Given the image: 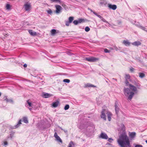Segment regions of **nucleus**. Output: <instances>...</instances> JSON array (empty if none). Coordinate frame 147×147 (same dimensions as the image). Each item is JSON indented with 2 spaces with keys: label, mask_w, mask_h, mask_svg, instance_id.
<instances>
[{
  "label": "nucleus",
  "mask_w": 147,
  "mask_h": 147,
  "mask_svg": "<svg viewBox=\"0 0 147 147\" xmlns=\"http://www.w3.org/2000/svg\"><path fill=\"white\" fill-rule=\"evenodd\" d=\"M125 83L126 85L129 86V88H124L123 89L124 93L125 96L128 97V99L131 100L134 95V92L136 91L137 89L134 86L131 84H129V81H131V77L129 74H125Z\"/></svg>",
  "instance_id": "f257e3e1"
},
{
  "label": "nucleus",
  "mask_w": 147,
  "mask_h": 147,
  "mask_svg": "<svg viewBox=\"0 0 147 147\" xmlns=\"http://www.w3.org/2000/svg\"><path fill=\"white\" fill-rule=\"evenodd\" d=\"M117 142L121 147H125V146H130L129 139L125 131H123V134L121 135L119 138L117 140Z\"/></svg>",
  "instance_id": "f03ea898"
},
{
  "label": "nucleus",
  "mask_w": 147,
  "mask_h": 147,
  "mask_svg": "<svg viewBox=\"0 0 147 147\" xmlns=\"http://www.w3.org/2000/svg\"><path fill=\"white\" fill-rule=\"evenodd\" d=\"M108 112L107 110L105 109H103L101 112V114L100 117L101 118L103 119L104 120H106V116L105 114H107Z\"/></svg>",
  "instance_id": "7ed1b4c3"
},
{
  "label": "nucleus",
  "mask_w": 147,
  "mask_h": 147,
  "mask_svg": "<svg viewBox=\"0 0 147 147\" xmlns=\"http://www.w3.org/2000/svg\"><path fill=\"white\" fill-rule=\"evenodd\" d=\"M98 58L93 57H87L85 58L86 60L90 62H95L98 60Z\"/></svg>",
  "instance_id": "20e7f679"
},
{
  "label": "nucleus",
  "mask_w": 147,
  "mask_h": 147,
  "mask_svg": "<svg viewBox=\"0 0 147 147\" xmlns=\"http://www.w3.org/2000/svg\"><path fill=\"white\" fill-rule=\"evenodd\" d=\"M25 9L26 11H29L30 10L31 7L30 3H29L27 2L24 5Z\"/></svg>",
  "instance_id": "39448f33"
},
{
  "label": "nucleus",
  "mask_w": 147,
  "mask_h": 147,
  "mask_svg": "<svg viewBox=\"0 0 147 147\" xmlns=\"http://www.w3.org/2000/svg\"><path fill=\"white\" fill-rule=\"evenodd\" d=\"M74 20V17H70L68 19V21H67L65 22V25L67 26H69V24L72 23Z\"/></svg>",
  "instance_id": "423d86ee"
},
{
  "label": "nucleus",
  "mask_w": 147,
  "mask_h": 147,
  "mask_svg": "<svg viewBox=\"0 0 147 147\" xmlns=\"http://www.w3.org/2000/svg\"><path fill=\"white\" fill-rule=\"evenodd\" d=\"M55 7L56 8V13H59L62 9V7L58 5H56Z\"/></svg>",
  "instance_id": "0eeeda50"
},
{
  "label": "nucleus",
  "mask_w": 147,
  "mask_h": 147,
  "mask_svg": "<svg viewBox=\"0 0 147 147\" xmlns=\"http://www.w3.org/2000/svg\"><path fill=\"white\" fill-rule=\"evenodd\" d=\"M54 137L55 138L56 140L58 142L61 143L62 142V141L60 137L57 135V132H55L54 133Z\"/></svg>",
  "instance_id": "6e6552de"
},
{
  "label": "nucleus",
  "mask_w": 147,
  "mask_h": 147,
  "mask_svg": "<svg viewBox=\"0 0 147 147\" xmlns=\"http://www.w3.org/2000/svg\"><path fill=\"white\" fill-rule=\"evenodd\" d=\"M108 7L109 9H112L113 10H115L117 8V6L115 5H112L109 4L108 5Z\"/></svg>",
  "instance_id": "1a4fd4ad"
},
{
  "label": "nucleus",
  "mask_w": 147,
  "mask_h": 147,
  "mask_svg": "<svg viewBox=\"0 0 147 147\" xmlns=\"http://www.w3.org/2000/svg\"><path fill=\"white\" fill-rule=\"evenodd\" d=\"M100 137L101 138L104 139H107L108 138V137L107 134L103 133H101Z\"/></svg>",
  "instance_id": "9d476101"
},
{
  "label": "nucleus",
  "mask_w": 147,
  "mask_h": 147,
  "mask_svg": "<svg viewBox=\"0 0 147 147\" xmlns=\"http://www.w3.org/2000/svg\"><path fill=\"white\" fill-rule=\"evenodd\" d=\"M93 13L95 14V15H96V16H98V17H99V18H100L102 20V21H103V22H106V20L105 19H104V18H103L102 16H100V15H98L97 14V13L96 12H94V11H93Z\"/></svg>",
  "instance_id": "9b49d317"
},
{
  "label": "nucleus",
  "mask_w": 147,
  "mask_h": 147,
  "mask_svg": "<svg viewBox=\"0 0 147 147\" xmlns=\"http://www.w3.org/2000/svg\"><path fill=\"white\" fill-rule=\"evenodd\" d=\"M59 104V102L58 101H57L56 102H53L52 103V107L55 108L57 107Z\"/></svg>",
  "instance_id": "f8f14e48"
},
{
  "label": "nucleus",
  "mask_w": 147,
  "mask_h": 147,
  "mask_svg": "<svg viewBox=\"0 0 147 147\" xmlns=\"http://www.w3.org/2000/svg\"><path fill=\"white\" fill-rule=\"evenodd\" d=\"M132 44L135 46H138L140 45L141 43L140 41H136L132 43Z\"/></svg>",
  "instance_id": "ddd939ff"
},
{
  "label": "nucleus",
  "mask_w": 147,
  "mask_h": 147,
  "mask_svg": "<svg viewBox=\"0 0 147 147\" xmlns=\"http://www.w3.org/2000/svg\"><path fill=\"white\" fill-rule=\"evenodd\" d=\"M90 87H96L95 86H94L92 84H91L90 83L87 84L85 85V88H88Z\"/></svg>",
  "instance_id": "4468645a"
},
{
  "label": "nucleus",
  "mask_w": 147,
  "mask_h": 147,
  "mask_svg": "<svg viewBox=\"0 0 147 147\" xmlns=\"http://www.w3.org/2000/svg\"><path fill=\"white\" fill-rule=\"evenodd\" d=\"M123 43L126 46H129L130 44V43L127 40H124Z\"/></svg>",
  "instance_id": "2eb2a0df"
},
{
  "label": "nucleus",
  "mask_w": 147,
  "mask_h": 147,
  "mask_svg": "<svg viewBox=\"0 0 147 147\" xmlns=\"http://www.w3.org/2000/svg\"><path fill=\"white\" fill-rule=\"evenodd\" d=\"M136 134L134 132H131L130 133L129 136L130 138H132L135 137Z\"/></svg>",
  "instance_id": "dca6fc26"
},
{
  "label": "nucleus",
  "mask_w": 147,
  "mask_h": 147,
  "mask_svg": "<svg viewBox=\"0 0 147 147\" xmlns=\"http://www.w3.org/2000/svg\"><path fill=\"white\" fill-rule=\"evenodd\" d=\"M4 100H5L7 102H13V101L11 99H9L7 97H5L4 99Z\"/></svg>",
  "instance_id": "f3484780"
},
{
  "label": "nucleus",
  "mask_w": 147,
  "mask_h": 147,
  "mask_svg": "<svg viewBox=\"0 0 147 147\" xmlns=\"http://www.w3.org/2000/svg\"><path fill=\"white\" fill-rule=\"evenodd\" d=\"M29 33L32 35H35L36 34V32H33L32 30H30L28 31Z\"/></svg>",
  "instance_id": "a211bd4d"
},
{
  "label": "nucleus",
  "mask_w": 147,
  "mask_h": 147,
  "mask_svg": "<svg viewBox=\"0 0 147 147\" xmlns=\"http://www.w3.org/2000/svg\"><path fill=\"white\" fill-rule=\"evenodd\" d=\"M51 95L49 94L46 93L43 95V97L45 98H47L50 97Z\"/></svg>",
  "instance_id": "6ab92c4d"
},
{
  "label": "nucleus",
  "mask_w": 147,
  "mask_h": 147,
  "mask_svg": "<svg viewBox=\"0 0 147 147\" xmlns=\"http://www.w3.org/2000/svg\"><path fill=\"white\" fill-rule=\"evenodd\" d=\"M23 121L25 123H28V121L26 117H24L23 118Z\"/></svg>",
  "instance_id": "aec40b11"
},
{
  "label": "nucleus",
  "mask_w": 147,
  "mask_h": 147,
  "mask_svg": "<svg viewBox=\"0 0 147 147\" xmlns=\"http://www.w3.org/2000/svg\"><path fill=\"white\" fill-rule=\"evenodd\" d=\"M50 1L51 3L56 2L59 3H61V0H50Z\"/></svg>",
  "instance_id": "412c9836"
},
{
  "label": "nucleus",
  "mask_w": 147,
  "mask_h": 147,
  "mask_svg": "<svg viewBox=\"0 0 147 147\" xmlns=\"http://www.w3.org/2000/svg\"><path fill=\"white\" fill-rule=\"evenodd\" d=\"M111 114L110 113H108L107 114V117L108 120L110 121L111 120Z\"/></svg>",
  "instance_id": "4be33fe9"
},
{
  "label": "nucleus",
  "mask_w": 147,
  "mask_h": 147,
  "mask_svg": "<svg viewBox=\"0 0 147 147\" xmlns=\"http://www.w3.org/2000/svg\"><path fill=\"white\" fill-rule=\"evenodd\" d=\"M139 74V77L142 78L144 77L145 76L143 73H140Z\"/></svg>",
  "instance_id": "5701e85b"
},
{
  "label": "nucleus",
  "mask_w": 147,
  "mask_h": 147,
  "mask_svg": "<svg viewBox=\"0 0 147 147\" xmlns=\"http://www.w3.org/2000/svg\"><path fill=\"white\" fill-rule=\"evenodd\" d=\"M56 32V30L55 29H52L51 31V33L52 35H54Z\"/></svg>",
  "instance_id": "b1692460"
},
{
  "label": "nucleus",
  "mask_w": 147,
  "mask_h": 147,
  "mask_svg": "<svg viewBox=\"0 0 147 147\" xmlns=\"http://www.w3.org/2000/svg\"><path fill=\"white\" fill-rule=\"evenodd\" d=\"M74 145V144L73 142L71 141L69 142L68 146V147H72V145Z\"/></svg>",
  "instance_id": "393cba45"
},
{
  "label": "nucleus",
  "mask_w": 147,
  "mask_h": 147,
  "mask_svg": "<svg viewBox=\"0 0 147 147\" xmlns=\"http://www.w3.org/2000/svg\"><path fill=\"white\" fill-rule=\"evenodd\" d=\"M78 23H81L82 22H84V19H80L78 20Z\"/></svg>",
  "instance_id": "a878e982"
},
{
  "label": "nucleus",
  "mask_w": 147,
  "mask_h": 147,
  "mask_svg": "<svg viewBox=\"0 0 147 147\" xmlns=\"http://www.w3.org/2000/svg\"><path fill=\"white\" fill-rule=\"evenodd\" d=\"M63 82H65L69 83L70 82V80H69L68 79H65L63 80Z\"/></svg>",
  "instance_id": "bb28decb"
},
{
  "label": "nucleus",
  "mask_w": 147,
  "mask_h": 147,
  "mask_svg": "<svg viewBox=\"0 0 147 147\" xmlns=\"http://www.w3.org/2000/svg\"><path fill=\"white\" fill-rule=\"evenodd\" d=\"M6 8L7 9H10V5L9 4H7L6 5Z\"/></svg>",
  "instance_id": "cd10ccee"
},
{
  "label": "nucleus",
  "mask_w": 147,
  "mask_h": 147,
  "mask_svg": "<svg viewBox=\"0 0 147 147\" xmlns=\"http://www.w3.org/2000/svg\"><path fill=\"white\" fill-rule=\"evenodd\" d=\"M69 105H66L64 107V109L65 110H67L69 108Z\"/></svg>",
  "instance_id": "c85d7f7f"
},
{
  "label": "nucleus",
  "mask_w": 147,
  "mask_h": 147,
  "mask_svg": "<svg viewBox=\"0 0 147 147\" xmlns=\"http://www.w3.org/2000/svg\"><path fill=\"white\" fill-rule=\"evenodd\" d=\"M85 30L86 31L88 32L90 30V28L88 27L87 26L85 28Z\"/></svg>",
  "instance_id": "c756f323"
},
{
  "label": "nucleus",
  "mask_w": 147,
  "mask_h": 147,
  "mask_svg": "<svg viewBox=\"0 0 147 147\" xmlns=\"http://www.w3.org/2000/svg\"><path fill=\"white\" fill-rule=\"evenodd\" d=\"M27 103L28 104V105L30 107H31L32 106V103L30 102H29V100H28L27 101Z\"/></svg>",
  "instance_id": "7c9ffc66"
},
{
  "label": "nucleus",
  "mask_w": 147,
  "mask_h": 147,
  "mask_svg": "<svg viewBox=\"0 0 147 147\" xmlns=\"http://www.w3.org/2000/svg\"><path fill=\"white\" fill-rule=\"evenodd\" d=\"M73 23L74 24V25H77L78 24V20H75L73 21Z\"/></svg>",
  "instance_id": "2f4dec72"
},
{
  "label": "nucleus",
  "mask_w": 147,
  "mask_h": 147,
  "mask_svg": "<svg viewBox=\"0 0 147 147\" xmlns=\"http://www.w3.org/2000/svg\"><path fill=\"white\" fill-rule=\"evenodd\" d=\"M22 124V123H21V120H19V122H18V124H17V125L16 126H17V127H18V126H19V125H20V124Z\"/></svg>",
  "instance_id": "473e14b6"
},
{
  "label": "nucleus",
  "mask_w": 147,
  "mask_h": 147,
  "mask_svg": "<svg viewBox=\"0 0 147 147\" xmlns=\"http://www.w3.org/2000/svg\"><path fill=\"white\" fill-rule=\"evenodd\" d=\"M47 12L48 13H49L50 14H51L52 13V11L50 9L47 11Z\"/></svg>",
  "instance_id": "72a5a7b5"
},
{
  "label": "nucleus",
  "mask_w": 147,
  "mask_h": 147,
  "mask_svg": "<svg viewBox=\"0 0 147 147\" xmlns=\"http://www.w3.org/2000/svg\"><path fill=\"white\" fill-rule=\"evenodd\" d=\"M104 52L106 53H109L110 51H109L107 49H105L104 50Z\"/></svg>",
  "instance_id": "f704fd0d"
},
{
  "label": "nucleus",
  "mask_w": 147,
  "mask_h": 147,
  "mask_svg": "<svg viewBox=\"0 0 147 147\" xmlns=\"http://www.w3.org/2000/svg\"><path fill=\"white\" fill-rule=\"evenodd\" d=\"M134 69L133 68V67H131V68H130V71L131 72H133L134 71Z\"/></svg>",
  "instance_id": "c9c22d12"
},
{
  "label": "nucleus",
  "mask_w": 147,
  "mask_h": 147,
  "mask_svg": "<svg viewBox=\"0 0 147 147\" xmlns=\"http://www.w3.org/2000/svg\"><path fill=\"white\" fill-rule=\"evenodd\" d=\"M135 147H142V146L141 145H136Z\"/></svg>",
  "instance_id": "e433bc0d"
},
{
  "label": "nucleus",
  "mask_w": 147,
  "mask_h": 147,
  "mask_svg": "<svg viewBox=\"0 0 147 147\" xmlns=\"http://www.w3.org/2000/svg\"><path fill=\"white\" fill-rule=\"evenodd\" d=\"M113 140L112 139V138H109L108 140V141L109 142H111V141H113Z\"/></svg>",
  "instance_id": "4c0bfd02"
},
{
  "label": "nucleus",
  "mask_w": 147,
  "mask_h": 147,
  "mask_svg": "<svg viewBox=\"0 0 147 147\" xmlns=\"http://www.w3.org/2000/svg\"><path fill=\"white\" fill-rule=\"evenodd\" d=\"M24 67H26L27 65L26 64H24V65H23Z\"/></svg>",
  "instance_id": "58836bf2"
},
{
  "label": "nucleus",
  "mask_w": 147,
  "mask_h": 147,
  "mask_svg": "<svg viewBox=\"0 0 147 147\" xmlns=\"http://www.w3.org/2000/svg\"><path fill=\"white\" fill-rule=\"evenodd\" d=\"M4 143L5 145H7V142H5Z\"/></svg>",
  "instance_id": "ea45409f"
},
{
  "label": "nucleus",
  "mask_w": 147,
  "mask_h": 147,
  "mask_svg": "<svg viewBox=\"0 0 147 147\" xmlns=\"http://www.w3.org/2000/svg\"><path fill=\"white\" fill-rule=\"evenodd\" d=\"M115 110L116 111H117V105H115Z\"/></svg>",
  "instance_id": "a19ab883"
},
{
  "label": "nucleus",
  "mask_w": 147,
  "mask_h": 147,
  "mask_svg": "<svg viewBox=\"0 0 147 147\" xmlns=\"http://www.w3.org/2000/svg\"><path fill=\"white\" fill-rule=\"evenodd\" d=\"M28 108L29 109H30V110H31L32 109V108H31L30 107L29 108V107H28Z\"/></svg>",
  "instance_id": "79ce46f5"
},
{
  "label": "nucleus",
  "mask_w": 147,
  "mask_h": 147,
  "mask_svg": "<svg viewBox=\"0 0 147 147\" xmlns=\"http://www.w3.org/2000/svg\"><path fill=\"white\" fill-rule=\"evenodd\" d=\"M1 93L0 92V96H1Z\"/></svg>",
  "instance_id": "37998d69"
},
{
  "label": "nucleus",
  "mask_w": 147,
  "mask_h": 147,
  "mask_svg": "<svg viewBox=\"0 0 147 147\" xmlns=\"http://www.w3.org/2000/svg\"><path fill=\"white\" fill-rule=\"evenodd\" d=\"M146 143H147V140H146Z\"/></svg>",
  "instance_id": "c03bdc74"
},
{
  "label": "nucleus",
  "mask_w": 147,
  "mask_h": 147,
  "mask_svg": "<svg viewBox=\"0 0 147 147\" xmlns=\"http://www.w3.org/2000/svg\"><path fill=\"white\" fill-rule=\"evenodd\" d=\"M117 109H118V108H117ZM117 110V111H118V110Z\"/></svg>",
  "instance_id": "a18cd8bd"
}]
</instances>
